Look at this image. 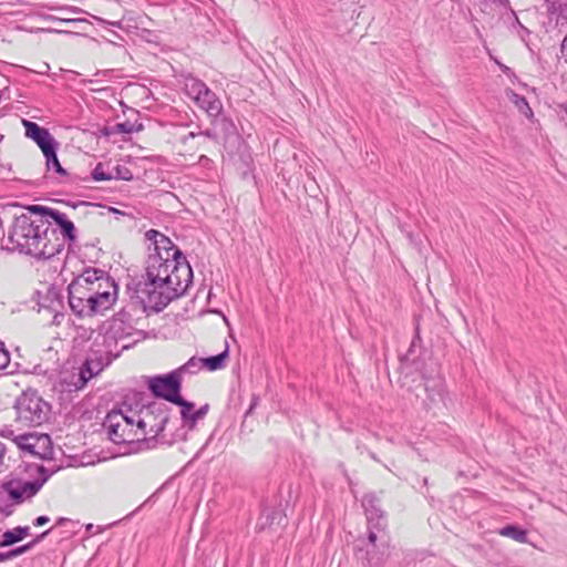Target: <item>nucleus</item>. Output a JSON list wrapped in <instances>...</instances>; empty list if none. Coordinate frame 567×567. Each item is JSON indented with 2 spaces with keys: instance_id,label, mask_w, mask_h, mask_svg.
Instances as JSON below:
<instances>
[{
  "instance_id": "20",
  "label": "nucleus",
  "mask_w": 567,
  "mask_h": 567,
  "mask_svg": "<svg viewBox=\"0 0 567 567\" xmlns=\"http://www.w3.org/2000/svg\"><path fill=\"white\" fill-rule=\"evenodd\" d=\"M56 147L53 146L48 152H45L43 155L45 157V164L49 171L53 169L59 175H66L65 169L61 166L58 156H56Z\"/></svg>"
},
{
  "instance_id": "30",
  "label": "nucleus",
  "mask_w": 567,
  "mask_h": 567,
  "mask_svg": "<svg viewBox=\"0 0 567 567\" xmlns=\"http://www.w3.org/2000/svg\"><path fill=\"white\" fill-rule=\"evenodd\" d=\"M49 522H50V518L48 516H39L34 519L33 525L39 527V526L45 525Z\"/></svg>"
},
{
  "instance_id": "36",
  "label": "nucleus",
  "mask_w": 567,
  "mask_h": 567,
  "mask_svg": "<svg viewBox=\"0 0 567 567\" xmlns=\"http://www.w3.org/2000/svg\"><path fill=\"white\" fill-rule=\"evenodd\" d=\"M369 513H372V517L375 515V517L382 518V515H379L378 512L369 511Z\"/></svg>"
},
{
  "instance_id": "35",
  "label": "nucleus",
  "mask_w": 567,
  "mask_h": 567,
  "mask_svg": "<svg viewBox=\"0 0 567 567\" xmlns=\"http://www.w3.org/2000/svg\"><path fill=\"white\" fill-rule=\"evenodd\" d=\"M369 513H372V517L375 515V517L382 518V515H379L378 512L369 511Z\"/></svg>"
},
{
  "instance_id": "28",
  "label": "nucleus",
  "mask_w": 567,
  "mask_h": 567,
  "mask_svg": "<svg viewBox=\"0 0 567 567\" xmlns=\"http://www.w3.org/2000/svg\"><path fill=\"white\" fill-rule=\"evenodd\" d=\"M132 131H133V124L130 123V122L117 123L114 126V132L115 133H131Z\"/></svg>"
},
{
  "instance_id": "24",
  "label": "nucleus",
  "mask_w": 567,
  "mask_h": 567,
  "mask_svg": "<svg viewBox=\"0 0 567 567\" xmlns=\"http://www.w3.org/2000/svg\"><path fill=\"white\" fill-rule=\"evenodd\" d=\"M50 530L51 529L43 532L41 535H39L37 538H34L33 540H31L30 543H28L25 545H22L20 547L11 549L12 557L16 558V557L21 556L24 553L29 551L31 548H33V546L37 543H39L41 539H43L50 533Z\"/></svg>"
},
{
  "instance_id": "32",
  "label": "nucleus",
  "mask_w": 567,
  "mask_h": 567,
  "mask_svg": "<svg viewBox=\"0 0 567 567\" xmlns=\"http://www.w3.org/2000/svg\"><path fill=\"white\" fill-rule=\"evenodd\" d=\"M13 559L11 550L7 553H0V563Z\"/></svg>"
},
{
  "instance_id": "25",
  "label": "nucleus",
  "mask_w": 567,
  "mask_h": 567,
  "mask_svg": "<svg viewBox=\"0 0 567 567\" xmlns=\"http://www.w3.org/2000/svg\"><path fill=\"white\" fill-rule=\"evenodd\" d=\"M92 178L96 182L111 181L114 176L111 173H106L103 164H97L92 172Z\"/></svg>"
},
{
  "instance_id": "38",
  "label": "nucleus",
  "mask_w": 567,
  "mask_h": 567,
  "mask_svg": "<svg viewBox=\"0 0 567 567\" xmlns=\"http://www.w3.org/2000/svg\"><path fill=\"white\" fill-rule=\"evenodd\" d=\"M131 177H132L131 175L130 176H126V175L121 176V178H123V179H131Z\"/></svg>"
},
{
  "instance_id": "23",
  "label": "nucleus",
  "mask_w": 567,
  "mask_h": 567,
  "mask_svg": "<svg viewBox=\"0 0 567 567\" xmlns=\"http://www.w3.org/2000/svg\"><path fill=\"white\" fill-rule=\"evenodd\" d=\"M509 100L512 103L515 104V106L518 109V111L525 115H532V109L529 107L526 99L524 96L518 95L514 91H509L507 93Z\"/></svg>"
},
{
  "instance_id": "16",
  "label": "nucleus",
  "mask_w": 567,
  "mask_h": 567,
  "mask_svg": "<svg viewBox=\"0 0 567 567\" xmlns=\"http://www.w3.org/2000/svg\"><path fill=\"white\" fill-rule=\"evenodd\" d=\"M383 536H379L378 533L370 530L367 544L368 561L371 565H379L383 556L386 554L388 543L383 539Z\"/></svg>"
},
{
  "instance_id": "21",
  "label": "nucleus",
  "mask_w": 567,
  "mask_h": 567,
  "mask_svg": "<svg viewBox=\"0 0 567 567\" xmlns=\"http://www.w3.org/2000/svg\"><path fill=\"white\" fill-rule=\"evenodd\" d=\"M203 368H205L204 358L193 357L176 371L178 372L179 375L182 373L194 374L200 371Z\"/></svg>"
},
{
  "instance_id": "14",
  "label": "nucleus",
  "mask_w": 567,
  "mask_h": 567,
  "mask_svg": "<svg viewBox=\"0 0 567 567\" xmlns=\"http://www.w3.org/2000/svg\"><path fill=\"white\" fill-rule=\"evenodd\" d=\"M23 125L25 127L27 137L33 140L41 148L43 154L48 152V150H50L51 147L58 146L56 141L47 128L41 127L37 123L27 120L23 121Z\"/></svg>"
},
{
  "instance_id": "7",
  "label": "nucleus",
  "mask_w": 567,
  "mask_h": 567,
  "mask_svg": "<svg viewBox=\"0 0 567 567\" xmlns=\"http://www.w3.org/2000/svg\"><path fill=\"white\" fill-rule=\"evenodd\" d=\"M112 343H114V336L110 332L95 339L94 346L96 349L91 350L83 368L80 370L78 381L74 383L76 389H82L93 375L111 363L113 357L117 355L113 354Z\"/></svg>"
},
{
  "instance_id": "29",
  "label": "nucleus",
  "mask_w": 567,
  "mask_h": 567,
  "mask_svg": "<svg viewBox=\"0 0 567 567\" xmlns=\"http://www.w3.org/2000/svg\"><path fill=\"white\" fill-rule=\"evenodd\" d=\"M372 503V498L371 497H364L363 501H362V505L364 506L365 511H367V515H368V522L371 523L372 522V513H369V507L368 505Z\"/></svg>"
},
{
  "instance_id": "19",
  "label": "nucleus",
  "mask_w": 567,
  "mask_h": 567,
  "mask_svg": "<svg viewBox=\"0 0 567 567\" xmlns=\"http://www.w3.org/2000/svg\"><path fill=\"white\" fill-rule=\"evenodd\" d=\"M229 355V347L226 343L225 350L214 357L204 358L205 368L209 371L220 370L225 367V362Z\"/></svg>"
},
{
  "instance_id": "4",
  "label": "nucleus",
  "mask_w": 567,
  "mask_h": 567,
  "mask_svg": "<svg viewBox=\"0 0 567 567\" xmlns=\"http://www.w3.org/2000/svg\"><path fill=\"white\" fill-rule=\"evenodd\" d=\"M134 410L131 406H122L107 413L103 426L115 444H134L135 451L140 450V430H137Z\"/></svg>"
},
{
  "instance_id": "34",
  "label": "nucleus",
  "mask_w": 567,
  "mask_h": 567,
  "mask_svg": "<svg viewBox=\"0 0 567 567\" xmlns=\"http://www.w3.org/2000/svg\"><path fill=\"white\" fill-rule=\"evenodd\" d=\"M497 64L499 65V68L504 71V72H507L508 71V68L499 62H497Z\"/></svg>"
},
{
  "instance_id": "3",
  "label": "nucleus",
  "mask_w": 567,
  "mask_h": 567,
  "mask_svg": "<svg viewBox=\"0 0 567 567\" xmlns=\"http://www.w3.org/2000/svg\"><path fill=\"white\" fill-rule=\"evenodd\" d=\"M137 430H140V450L154 449L158 442V435L168 421V415L163 404L151 403L134 410Z\"/></svg>"
},
{
  "instance_id": "17",
  "label": "nucleus",
  "mask_w": 567,
  "mask_h": 567,
  "mask_svg": "<svg viewBox=\"0 0 567 567\" xmlns=\"http://www.w3.org/2000/svg\"><path fill=\"white\" fill-rule=\"evenodd\" d=\"M433 372L431 375L424 374V389L431 404L441 402L444 399V380L437 371L433 370Z\"/></svg>"
},
{
  "instance_id": "33",
  "label": "nucleus",
  "mask_w": 567,
  "mask_h": 567,
  "mask_svg": "<svg viewBox=\"0 0 567 567\" xmlns=\"http://www.w3.org/2000/svg\"><path fill=\"white\" fill-rule=\"evenodd\" d=\"M194 412H195V410H194V408H193V409L188 412V415H187V416H183V415H182V417H183V420H184V423H185L186 425H188L189 427H190V416H194Z\"/></svg>"
},
{
  "instance_id": "12",
  "label": "nucleus",
  "mask_w": 567,
  "mask_h": 567,
  "mask_svg": "<svg viewBox=\"0 0 567 567\" xmlns=\"http://www.w3.org/2000/svg\"><path fill=\"white\" fill-rule=\"evenodd\" d=\"M4 436L10 437L20 450L31 455H41V450H45L50 444V437L45 434L23 433L14 435L13 431H8Z\"/></svg>"
},
{
  "instance_id": "13",
  "label": "nucleus",
  "mask_w": 567,
  "mask_h": 567,
  "mask_svg": "<svg viewBox=\"0 0 567 567\" xmlns=\"http://www.w3.org/2000/svg\"><path fill=\"white\" fill-rule=\"evenodd\" d=\"M146 235L150 240L154 241L155 252L153 255H161L171 259H186L179 248L165 235L153 229L147 231Z\"/></svg>"
},
{
  "instance_id": "39",
  "label": "nucleus",
  "mask_w": 567,
  "mask_h": 567,
  "mask_svg": "<svg viewBox=\"0 0 567 567\" xmlns=\"http://www.w3.org/2000/svg\"><path fill=\"white\" fill-rule=\"evenodd\" d=\"M195 136H196V134H195V133H189V134L187 135V137H192V138H194Z\"/></svg>"
},
{
  "instance_id": "15",
  "label": "nucleus",
  "mask_w": 567,
  "mask_h": 567,
  "mask_svg": "<svg viewBox=\"0 0 567 567\" xmlns=\"http://www.w3.org/2000/svg\"><path fill=\"white\" fill-rule=\"evenodd\" d=\"M34 209L41 210L45 216L51 218L60 227L64 238L70 241L75 240L76 235L74 224L70 220L65 213L49 207H34Z\"/></svg>"
},
{
  "instance_id": "27",
  "label": "nucleus",
  "mask_w": 567,
  "mask_h": 567,
  "mask_svg": "<svg viewBox=\"0 0 567 567\" xmlns=\"http://www.w3.org/2000/svg\"><path fill=\"white\" fill-rule=\"evenodd\" d=\"M208 406H202L200 409L194 412V416H190V429L196 424V422L205 416L207 413Z\"/></svg>"
},
{
  "instance_id": "1",
  "label": "nucleus",
  "mask_w": 567,
  "mask_h": 567,
  "mask_svg": "<svg viewBox=\"0 0 567 567\" xmlns=\"http://www.w3.org/2000/svg\"><path fill=\"white\" fill-rule=\"evenodd\" d=\"M145 277L137 288L138 298L144 307L161 311L186 292L192 284L193 270L186 259L150 255Z\"/></svg>"
},
{
  "instance_id": "5",
  "label": "nucleus",
  "mask_w": 567,
  "mask_h": 567,
  "mask_svg": "<svg viewBox=\"0 0 567 567\" xmlns=\"http://www.w3.org/2000/svg\"><path fill=\"white\" fill-rule=\"evenodd\" d=\"M54 472L42 465H29L25 477H13L3 483L2 487L16 504H21L35 496Z\"/></svg>"
},
{
  "instance_id": "10",
  "label": "nucleus",
  "mask_w": 567,
  "mask_h": 567,
  "mask_svg": "<svg viewBox=\"0 0 567 567\" xmlns=\"http://www.w3.org/2000/svg\"><path fill=\"white\" fill-rule=\"evenodd\" d=\"M18 417L30 424H41L48 414V404L34 392H24L16 404Z\"/></svg>"
},
{
  "instance_id": "26",
  "label": "nucleus",
  "mask_w": 567,
  "mask_h": 567,
  "mask_svg": "<svg viewBox=\"0 0 567 567\" xmlns=\"http://www.w3.org/2000/svg\"><path fill=\"white\" fill-rule=\"evenodd\" d=\"M10 363V354L4 344L0 342V370L6 369Z\"/></svg>"
},
{
  "instance_id": "40",
  "label": "nucleus",
  "mask_w": 567,
  "mask_h": 567,
  "mask_svg": "<svg viewBox=\"0 0 567 567\" xmlns=\"http://www.w3.org/2000/svg\"><path fill=\"white\" fill-rule=\"evenodd\" d=\"M559 0H553L554 3L558 2Z\"/></svg>"
},
{
  "instance_id": "37",
  "label": "nucleus",
  "mask_w": 567,
  "mask_h": 567,
  "mask_svg": "<svg viewBox=\"0 0 567 567\" xmlns=\"http://www.w3.org/2000/svg\"><path fill=\"white\" fill-rule=\"evenodd\" d=\"M369 513H372V517L375 515V517L382 518V515H379L378 512L369 511Z\"/></svg>"
},
{
  "instance_id": "9",
  "label": "nucleus",
  "mask_w": 567,
  "mask_h": 567,
  "mask_svg": "<svg viewBox=\"0 0 567 567\" xmlns=\"http://www.w3.org/2000/svg\"><path fill=\"white\" fill-rule=\"evenodd\" d=\"M151 391L159 398L173 402L182 408L181 414L187 416L193 409V403L185 401L181 395V380L177 371L166 375L155 377L150 380Z\"/></svg>"
},
{
  "instance_id": "31",
  "label": "nucleus",
  "mask_w": 567,
  "mask_h": 567,
  "mask_svg": "<svg viewBox=\"0 0 567 567\" xmlns=\"http://www.w3.org/2000/svg\"><path fill=\"white\" fill-rule=\"evenodd\" d=\"M561 54L565 58L566 62H567V34L565 35L563 42H561Z\"/></svg>"
},
{
  "instance_id": "6",
  "label": "nucleus",
  "mask_w": 567,
  "mask_h": 567,
  "mask_svg": "<svg viewBox=\"0 0 567 567\" xmlns=\"http://www.w3.org/2000/svg\"><path fill=\"white\" fill-rule=\"evenodd\" d=\"M117 298V285L104 272L95 287L82 297L83 311H73L80 317H91L110 309Z\"/></svg>"
},
{
  "instance_id": "22",
  "label": "nucleus",
  "mask_w": 567,
  "mask_h": 567,
  "mask_svg": "<svg viewBox=\"0 0 567 567\" xmlns=\"http://www.w3.org/2000/svg\"><path fill=\"white\" fill-rule=\"evenodd\" d=\"M501 535L509 537L518 543H526L527 542V534L525 530L516 527V526H505L499 532Z\"/></svg>"
},
{
  "instance_id": "8",
  "label": "nucleus",
  "mask_w": 567,
  "mask_h": 567,
  "mask_svg": "<svg viewBox=\"0 0 567 567\" xmlns=\"http://www.w3.org/2000/svg\"><path fill=\"white\" fill-rule=\"evenodd\" d=\"M185 94L208 116L217 117L223 112V103L218 96L199 79L187 75L184 79Z\"/></svg>"
},
{
  "instance_id": "11",
  "label": "nucleus",
  "mask_w": 567,
  "mask_h": 567,
  "mask_svg": "<svg viewBox=\"0 0 567 567\" xmlns=\"http://www.w3.org/2000/svg\"><path fill=\"white\" fill-rule=\"evenodd\" d=\"M104 272L101 269L87 268L69 285V303L72 311H83L82 297L91 287H95Z\"/></svg>"
},
{
  "instance_id": "2",
  "label": "nucleus",
  "mask_w": 567,
  "mask_h": 567,
  "mask_svg": "<svg viewBox=\"0 0 567 567\" xmlns=\"http://www.w3.org/2000/svg\"><path fill=\"white\" fill-rule=\"evenodd\" d=\"M9 241L20 252L39 259H50L63 249V243L48 221L28 215L14 219Z\"/></svg>"
},
{
  "instance_id": "18",
  "label": "nucleus",
  "mask_w": 567,
  "mask_h": 567,
  "mask_svg": "<svg viewBox=\"0 0 567 567\" xmlns=\"http://www.w3.org/2000/svg\"><path fill=\"white\" fill-rule=\"evenodd\" d=\"M30 535V527L29 526H18L13 529L6 530L2 534V538L0 542V547H8L11 546L18 542H21L27 536Z\"/></svg>"
}]
</instances>
